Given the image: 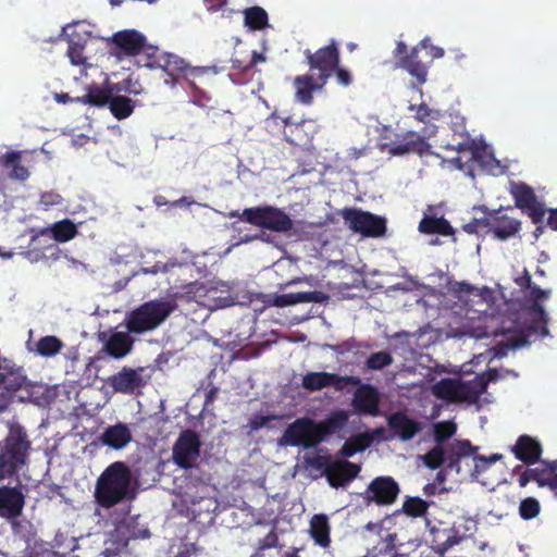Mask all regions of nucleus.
Instances as JSON below:
<instances>
[{
    "instance_id": "obj_1",
    "label": "nucleus",
    "mask_w": 557,
    "mask_h": 557,
    "mask_svg": "<svg viewBox=\"0 0 557 557\" xmlns=\"http://www.w3.org/2000/svg\"><path fill=\"white\" fill-rule=\"evenodd\" d=\"M53 391L28 380L23 367L3 358L0 367V413L12 405L16 397L20 401H29L38 406H48L53 399Z\"/></svg>"
},
{
    "instance_id": "obj_2",
    "label": "nucleus",
    "mask_w": 557,
    "mask_h": 557,
    "mask_svg": "<svg viewBox=\"0 0 557 557\" xmlns=\"http://www.w3.org/2000/svg\"><path fill=\"white\" fill-rule=\"evenodd\" d=\"M94 497L96 503L104 509H110L124 502L134 499L132 487V472L123 461L110 463L98 476Z\"/></svg>"
},
{
    "instance_id": "obj_3",
    "label": "nucleus",
    "mask_w": 557,
    "mask_h": 557,
    "mask_svg": "<svg viewBox=\"0 0 557 557\" xmlns=\"http://www.w3.org/2000/svg\"><path fill=\"white\" fill-rule=\"evenodd\" d=\"M349 420H294L282 437L280 445L290 447H315L324 442L330 435L343 430Z\"/></svg>"
},
{
    "instance_id": "obj_4",
    "label": "nucleus",
    "mask_w": 557,
    "mask_h": 557,
    "mask_svg": "<svg viewBox=\"0 0 557 557\" xmlns=\"http://www.w3.org/2000/svg\"><path fill=\"white\" fill-rule=\"evenodd\" d=\"M505 375L497 369H488L468 381L443 379L433 386V394L450 403L476 404L486 391L488 383L496 382Z\"/></svg>"
},
{
    "instance_id": "obj_5",
    "label": "nucleus",
    "mask_w": 557,
    "mask_h": 557,
    "mask_svg": "<svg viewBox=\"0 0 557 557\" xmlns=\"http://www.w3.org/2000/svg\"><path fill=\"white\" fill-rule=\"evenodd\" d=\"M177 308L175 300H149L129 311L124 320L128 333L144 334L156 330Z\"/></svg>"
},
{
    "instance_id": "obj_6",
    "label": "nucleus",
    "mask_w": 557,
    "mask_h": 557,
    "mask_svg": "<svg viewBox=\"0 0 557 557\" xmlns=\"http://www.w3.org/2000/svg\"><path fill=\"white\" fill-rule=\"evenodd\" d=\"M528 292V298L531 301L530 312L532 315V323L518 334H515L507 339V343L505 344L507 349L521 348L531 344L532 336L545 337L549 333L547 329L548 317L541 301L549 298L550 290L542 289L537 285L533 284Z\"/></svg>"
},
{
    "instance_id": "obj_7",
    "label": "nucleus",
    "mask_w": 557,
    "mask_h": 557,
    "mask_svg": "<svg viewBox=\"0 0 557 557\" xmlns=\"http://www.w3.org/2000/svg\"><path fill=\"white\" fill-rule=\"evenodd\" d=\"M29 442L22 428L11 425L10 434L0 444V481L17 476L27 459Z\"/></svg>"
},
{
    "instance_id": "obj_8",
    "label": "nucleus",
    "mask_w": 557,
    "mask_h": 557,
    "mask_svg": "<svg viewBox=\"0 0 557 557\" xmlns=\"http://www.w3.org/2000/svg\"><path fill=\"white\" fill-rule=\"evenodd\" d=\"M305 463L311 469L322 471L332 487H343L360 472V466L342 459L333 460L330 455L305 457Z\"/></svg>"
},
{
    "instance_id": "obj_9",
    "label": "nucleus",
    "mask_w": 557,
    "mask_h": 557,
    "mask_svg": "<svg viewBox=\"0 0 557 557\" xmlns=\"http://www.w3.org/2000/svg\"><path fill=\"white\" fill-rule=\"evenodd\" d=\"M231 216H238L251 225L276 233H289L294 228L290 216L284 210L272 206L246 208L242 214L232 212Z\"/></svg>"
},
{
    "instance_id": "obj_10",
    "label": "nucleus",
    "mask_w": 557,
    "mask_h": 557,
    "mask_svg": "<svg viewBox=\"0 0 557 557\" xmlns=\"http://www.w3.org/2000/svg\"><path fill=\"white\" fill-rule=\"evenodd\" d=\"M471 450V442L469 440H455L447 445H435L422 456V461L431 470H436L445 465L446 471H458V462L469 456Z\"/></svg>"
},
{
    "instance_id": "obj_11",
    "label": "nucleus",
    "mask_w": 557,
    "mask_h": 557,
    "mask_svg": "<svg viewBox=\"0 0 557 557\" xmlns=\"http://www.w3.org/2000/svg\"><path fill=\"white\" fill-rule=\"evenodd\" d=\"M201 441L196 431L184 430L180 433L172 448L173 463L185 471L198 474L197 461L200 458Z\"/></svg>"
},
{
    "instance_id": "obj_12",
    "label": "nucleus",
    "mask_w": 557,
    "mask_h": 557,
    "mask_svg": "<svg viewBox=\"0 0 557 557\" xmlns=\"http://www.w3.org/2000/svg\"><path fill=\"white\" fill-rule=\"evenodd\" d=\"M274 123L283 127L284 138L295 146H308L319 132V124L313 119L293 121L292 116L280 117L275 112L267 119L268 127Z\"/></svg>"
},
{
    "instance_id": "obj_13",
    "label": "nucleus",
    "mask_w": 557,
    "mask_h": 557,
    "mask_svg": "<svg viewBox=\"0 0 557 557\" xmlns=\"http://www.w3.org/2000/svg\"><path fill=\"white\" fill-rule=\"evenodd\" d=\"M436 126L423 128V135L414 132L407 131L401 135H397L396 139L389 144H385L384 147L387 152L392 156H405L409 153L417 154L419 157L432 154L431 145L428 143V137L435 135Z\"/></svg>"
},
{
    "instance_id": "obj_14",
    "label": "nucleus",
    "mask_w": 557,
    "mask_h": 557,
    "mask_svg": "<svg viewBox=\"0 0 557 557\" xmlns=\"http://www.w3.org/2000/svg\"><path fill=\"white\" fill-rule=\"evenodd\" d=\"M520 487H525L531 481L539 487H547L557 498V460L543 461L540 459L536 467L523 468L518 465L513 469Z\"/></svg>"
},
{
    "instance_id": "obj_15",
    "label": "nucleus",
    "mask_w": 557,
    "mask_h": 557,
    "mask_svg": "<svg viewBox=\"0 0 557 557\" xmlns=\"http://www.w3.org/2000/svg\"><path fill=\"white\" fill-rule=\"evenodd\" d=\"M342 218L349 230L363 237L377 238L386 233V219L371 212L346 208L342 211Z\"/></svg>"
},
{
    "instance_id": "obj_16",
    "label": "nucleus",
    "mask_w": 557,
    "mask_h": 557,
    "mask_svg": "<svg viewBox=\"0 0 557 557\" xmlns=\"http://www.w3.org/2000/svg\"><path fill=\"white\" fill-rule=\"evenodd\" d=\"M304 54L310 71H318L319 81L322 83H327L341 62V51L335 39H331L326 46L314 52L306 49Z\"/></svg>"
},
{
    "instance_id": "obj_17",
    "label": "nucleus",
    "mask_w": 557,
    "mask_h": 557,
    "mask_svg": "<svg viewBox=\"0 0 557 557\" xmlns=\"http://www.w3.org/2000/svg\"><path fill=\"white\" fill-rule=\"evenodd\" d=\"M509 193L515 200L516 208L528 215L533 224L544 221L546 209L545 205L539 200L534 189L523 182L511 183Z\"/></svg>"
},
{
    "instance_id": "obj_18",
    "label": "nucleus",
    "mask_w": 557,
    "mask_h": 557,
    "mask_svg": "<svg viewBox=\"0 0 557 557\" xmlns=\"http://www.w3.org/2000/svg\"><path fill=\"white\" fill-rule=\"evenodd\" d=\"M400 493L399 484L392 476H376L368 485L363 499L368 504L389 506L394 504Z\"/></svg>"
},
{
    "instance_id": "obj_19",
    "label": "nucleus",
    "mask_w": 557,
    "mask_h": 557,
    "mask_svg": "<svg viewBox=\"0 0 557 557\" xmlns=\"http://www.w3.org/2000/svg\"><path fill=\"white\" fill-rule=\"evenodd\" d=\"M360 379L354 375H338L329 372H309L302 376V387L315 392L324 387L333 386L336 391H343L347 386H357Z\"/></svg>"
},
{
    "instance_id": "obj_20",
    "label": "nucleus",
    "mask_w": 557,
    "mask_h": 557,
    "mask_svg": "<svg viewBox=\"0 0 557 557\" xmlns=\"http://www.w3.org/2000/svg\"><path fill=\"white\" fill-rule=\"evenodd\" d=\"M381 394L379 389L371 384H358L354 393L352 407L360 413L376 417L380 414Z\"/></svg>"
},
{
    "instance_id": "obj_21",
    "label": "nucleus",
    "mask_w": 557,
    "mask_h": 557,
    "mask_svg": "<svg viewBox=\"0 0 557 557\" xmlns=\"http://www.w3.org/2000/svg\"><path fill=\"white\" fill-rule=\"evenodd\" d=\"M144 372L143 367L137 369L124 367L111 377V385L116 392L135 394L147 384V380L143 375Z\"/></svg>"
},
{
    "instance_id": "obj_22",
    "label": "nucleus",
    "mask_w": 557,
    "mask_h": 557,
    "mask_svg": "<svg viewBox=\"0 0 557 557\" xmlns=\"http://www.w3.org/2000/svg\"><path fill=\"white\" fill-rule=\"evenodd\" d=\"M387 428H383L380 434V441L400 440L407 442L412 440L423 430V423L420 420H386Z\"/></svg>"
},
{
    "instance_id": "obj_23",
    "label": "nucleus",
    "mask_w": 557,
    "mask_h": 557,
    "mask_svg": "<svg viewBox=\"0 0 557 557\" xmlns=\"http://www.w3.org/2000/svg\"><path fill=\"white\" fill-rule=\"evenodd\" d=\"M99 339L103 343L102 350L114 359H122L127 356L134 346L132 333L114 332L111 335L100 333Z\"/></svg>"
},
{
    "instance_id": "obj_24",
    "label": "nucleus",
    "mask_w": 557,
    "mask_h": 557,
    "mask_svg": "<svg viewBox=\"0 0 557 557\" xmlns=\"http://www.w3.org/2000/svg\"><path fill=\"white\" fill-rule=\"evenodd\" d=\"M25 496L21 486H0V517L14 519L21 516Z\"/></svg>"
},
{
    "instance_id": "obj_25",
    "label": "nucleus",
    "mask_w": 557,
    "mask_h": 557,
    "mask_svg": "<svg viewBox=\"0 0 557 557\" xmlns=\"http://www.w3.org/2000/svg\"><path fill=\"white\" fill-rule=\"evenodd\" d=\"M383 428H376L372 431L357 433L346 438L337 455L342 458H350L357 453L364 451L374 441H380V434Z\"/></svg>"
},
{
    "instance_id": "obj_26",
    "label": "nucleus",
    "mask_w": 557,
    "mask_h": 557,
    "mask_svg": "<svg viewBox=\"0 0 557 557\" xmlns=\"http://www.w3.org/2000/svg\"><path fill=\"white\" fill-rule=\"evenodd\" d=\"M112 44L125 55L135 57L143 52L146 37L136 29H124L113 34Z\"/></svg>"
},
{
    "instance_id": "obj_27",
    "label": "nucleus",
    "mask_w": 557,
    "mask_h": 557,
    "mask_svg": "<svg viewBox=\"0 0 557 557\" xmlns=\"http://www.w3.org/2000/svg\"><path fill=\"white\" fill-rule=\"evenodd\" d=\"M511 451L518 460L527 466H532L540 461L543 448L536 438L523 434L517 438Z\"/></svg>"
},
{
    "instance_id": "obj_28",
    "label": "nucleus",
    "mask_w": 557,
    "mask_h": 557,
    "mask_svg": "<svg viewBox=\"0 0 557 557\" xmlns=\"http://www.w3.org/2000/svg\"><path fill=\"white\" fill-rule=\"evenodd\" d=\"M499 210L490 212V233L499 240L516 236L521 230V222L506 214L499 215Z\"/></svg>"
},
{
    "instance_id": "obj_29",
    "label": "nucleus",
    "mask_w": 557,
    "mask_h": 557,
    "mask_svg": "<svg viewBox=\"0 0 557 557\" xmlns=\"http://www.w3.org/2000/svg\"><path fill=\"white\" fill-rule=\"evenodd\" d=\"M186 472L184 495L195 505L208 496L210 476L200 468L198 474L195 475L191 471Z\"/></svg>"
},
{
    "instance_id": "obj_30",
    "label": "nucleus",
    "mask_w": 557,
    "mask_h": 557,
    "mask_svg": "<svg viewBox=\"0 0 557 557\" xmlns=\"http://www.w3.org/2000/svg\"><path fill=\"white\" fill-rule=\"evenodd\" d=\"M326 83L319 81V76L314 77L312 74L298 75L294 78L295 99L306 106L313 101V92L321 90Z\"/></svg>"
},
{
    "instance_id": "obj_31",
    "label": "nucleus",
    "mask_w": 557,
    "mask_h": 557,
    "mask_svg": "<svg viewBox=\"0 0 557 557\" xmlns=\"http://www.w3.org/2000/svg\"><path fill=\"white\" fill-rule=\"evenodd\" d=\"M329 296L320 290H310V292H298V293H288L282 295H275L272 305L278 308H284L288 306H294L297 304H322L327 300Z\"/></svg>"
},
{
    "instance_id": "obj_32",
    "label": "nucleus",
    "mask_w": 557,
    "mask_h": 557,
    "mask_svg": "<svg viewBox=\"0 0 557 557\" xmlns=\"http://www.w3.org/2000/svg\"><path fill=\"white\" fill-rule=\"evenodd\" d=\"M446 148L457 151H471V160L483 171L491 172L495 169L497 160L493 153L488 152L485 147L476 146L473 141L459 143L456 147Z\"/></svg>"
},
{
    "instance_id": "obj_33",
    "label": "nucleus",
    "mask_w": 557,
    "mask_h": 557,
    "mask_svg": "<svg viewBox=\"0 0 557 557\" xmlns=\"http://www.w3.org/2000/svg\"><path fill=\"white\" fill-rule=\"evenodd\" d=\"M132 438L133 436L129 428L121 422L107 428L100 435L101 443L115 450L127 446Z\"/></svg>"
},
{
    "instance_id": "obj_34",
    "label": "nucleus",
    "mask_w": 557,
    "mask_h": 557,
    "mask_svg": "<svg viewBox=\"0 0 557 557\" xmlns=\"http://www.w3.org/2000/svg\"><path fill=\"white\" fill-rule=\"evenodd\" d=\"M86 91L84 96L76 97L75 102L101 108L110 101L113 88L110 85L101 86L94 83L87 86Z\"/></svg>"
},
{
    "instance_id": "obj_35",
    "label": "nucleus",
    "mask_w": 557,
    "mask_h": 557,
    "mask_svg": "<svg viewBox=\"0 0 557 557\" xmlns=\"http://www.w3.org/2000/svg\"><path fill=\"white\" fill-rule=\"evenodd\" d=\"M40 235L50 234L51 237L58 243H66L76 237L78 234L76 224L70 219H63L53 223L52 225L42 228Z\"/></svg>"
},
{
    "instance_id": "obj_36",
    "label": "nucleus",
    "mask_w": 557,
    "mask_h": 557,
    "mask_svg": "<svg viewBox=\"0 0 557 557\" xmlns=\"http://www.w3.org/2000/svg\"><path fill=\"white\" fill-rule=\"evenodd\" d=\"M22 151H8L3 154V168L8 170L11 180L26 181L29 177L28 169L22 162Z\"/></svg>"
},
{
    "instance_id": "obj_37",
    "label": "nucleus",
    "mask_w": 557,
    "mask_h": 557,
    "mask_svg": "<svg viewBox=\"0 0 557 557\" xmlns=\"http://www.w3.org/2000/svg\"><path fill=\"white\" fill-rule=\"evenodd\" d=\"M418 48H412L408 55L400 59L399 67L406 70L411 76L416 77L420 85H422L426 81L428 67L418 58Z\"/></svg>"
},
{
    "instance_id": "obj_38",
    "label": "nucleus",
    "mask_w": 557,
    "mask_h": 557,
    "mask_svg": "<svg viewBox=\"0 0 557 557\" xmlns=\"http://www.w3.org/2000/svg\"><path fill=\"white\" fill-rule=\"evenodd\" d=\"M310 533L312 539L321 547H327L331 543L330 524L325 515H314L310 521Z\"/></svg>"
},
{
    "instance_id": "obj_39",
    "label": "nucleus",
    "mask_w": 557,
    "mask_h": 557,
    "mask_svg": "<svg viewBox=\"0 0 557 557\" xmlns=\"http://www.w3.org/2000/svg\"><path fill=\"white\" fill-rule=\"evenodd\" d=\"M502 458V454H492L491 456L485 457L479 455L476 451L474 454L472 465L467 463L466 473H468V476H470L472 480L478 481L482 473L487 471L492 465L499 461Z\"/></svg>"
},
{
    "instance_id": "obj_40",
    "label": "nucleus",
    "mask_w": 557,
    "mask_h": 557,
    "mask_svg": "<svg viewBox=\"0 0 557 557\" xmlns=\"http://www.w3.org/2000/svg\"><path fill=\"white\" fill-rule=\"evenodd\" d=\"M419 231L424 234H440L449 236L454 228L445 218L424 216L419 223Z\"/></svg>"
},
{
    "instance_id": "obj_41",
    "label": "nucleus",
    "mask_w": 557,
    "mask_h": 557,
    "mask_svg": "<svg viewBox=\"0 0 557 557\" xmlns=\"http://www.w3.org/2000/svg\"><path fill=\"white\" fill-rule=\"evenodd\" d=\"M108 106L115 119L123 120L133 113L135 102L126 96H113L112 94Z\"/></svg>"
},
{
    "instance_id": "obj_42",
    "label": "nucleus",
    "mask_w": 557,
    "mask_h": 557,
    "mask_svg": "<svg viewBox=\"0 0 557 557\" xmlns=\"http://www.w3.org/2000/svg\"><path fill=\"white\" fill-rule=\"evenodd\" d=\"M431 504L418 496H406L401 511L410 518H423L428 515Z\"/></svg>"
},
{
    "instance_id": "obj_43",
    "label": "nucleus",
    "mask_w": 557,
    "mask_h": 557,
    "mask_svg": "<svg viewBox=\"0 0 557 557\" xmlns=\"http://www.w3.org/2000/svg\"><path fill=\"white\" fill-rule=\"evenodd\" d=\"M63 347L64 344L59 337L47 335L36 343L35 351L41 357L50 358L58 355Z\"/></svg>"
},
{
    "instance_id": "obj_44",
    "label": "nucleus",
    "mask_w": 557,
    "mask_h": 557,
    "mask_svg": "<svg viewBox=\"0 0 557 557\" xmlns=\"http://www.w3.org/2000/svg\"><path fill=\"white\" fill-rule=\"evenodd\" d=\"M245 24L253 29L260 30L268 25V13L260 7H252L245 10Z\"/></svg>"
},
{
    "instance_id": "obj_45",
    "label": "nucleus",
    "mask_w": 557,
    "mask_h": 557,
    "mask_svg": "<svg viewBox=\"0 0 557 557\" xmlns=\"http://www.w3.org/2000/svg\"><path fill=\"white\" fill-rule=\"evenodd\" d=\"M456 432L457 425L454 420H443L433 425V437L436 445H444Z\"/></svg>"
},
{
    "instance_id": "obj_46",
    "label": "nucleus",
    "mask_w": 557,
    "mask_h": 557,
    "mask_svg": "<svg viewBox=\"0 0 557 557\" xmlns=\"http://www.w3.org/2000/svg\"><path fill=\"white\" fill-rule=\"evenodd\" d=\"M541 512V504L534 497H527L521 499L519 504V515L523 520H532Z\"/></svg>"
},
{
    "instance_id": "obj_47",
    "label": "nucleus",
    "mask_w": 557,
    "mask_h": 557,
    "mask_svg": "<svg viewBox=\"0 0 557 557\" xmlns=\"http://www.w3.org/2000/svg\"><path fill=\"white\" fill-rule=\"evenodd\" d=\"M485 216L480 219H472L469 223L462 226V230L468 234L490 233V212L486 208H482Z\"/></svg>"
},
{
    "instance_id": "obj_48",
    "label": "nucleus",
    "mask_w": 557,
    "mask_h": 557,
    "mask_svg": "<svg viewBox=\"0 0 557 557\" xmlns=\"http://www.w3.org/2000/svg\"><path fill=\"white\" fill-rule=\"evenodd\" d=\"M393 363V357L387 351H377L369 356L366 366L370 370H382Z\"/></svg>"
},
{
    "instance_id": "obj_49",
    "label": "nucleus",
    "mask_w": 557,
    "mask_h": 557,
    "mask_svg": "<svg viewBox=\"0 0 557 557\" xmlns=\"http://www.w3.org/2000/svg\"><path fill=\"white\" fill-rule=\"evenodd\" d=\"M330 349L338 356H344L348 352L357 354L362 347L354 337H350L342 343L329 345Z\"/></svg>"
},
{
    "instance_id": "obj_50",
    "label": "nucleus",
    "mask_w": 557,
    "mask_h": 557,
    "mask_svg": "<svg viewBox=\"0 0 557 557\" xmlns=\"http://www.w3.org/2000/svg\"><path fill=\"white\" fill-rule=\"evenodd\" d=\"M219 388L216 386H211L210 389L206 393V398L203 401L202 410L198 416H191L190 418H206V416H214L213 413V403L218 397Z\"/></svg>"
},
{
    "instance_id": "obj_51",
    "label": "nucleus",
    "mask_w": 557,
    "mask_h": 557,
    "mask_svg": "<svg viewBox=\"0 0 557 557\" xmlns=\"http://www.w3.org/2000/svg\"><path fill=\"white\" fill-rule=\"evenodd\" d=\"M67 49V57L73 65H84L86 58L84 57V46L70 39Z\"/></svg>"
},
{
    "instance_id": "obj_52",
    "label": "nucleus",
    "mask_w": 557,
    "mask_h": 557,
    "mask_svg": "<svg viewBox=\"0 0 557 557\" xmlns=\"http://www.w3.org/2000/svg\"><path fill=\"white\" fill-rule=\"evenodd\" d=\"M333 75L335 76L336 83L342 87H348L354 82L352 73L346 67L339 66V64L336 70H334Z\"/></svg>"
},
{
    "instance_id": "obj_53",
    "label": "nucleus",
    "mask_w": 557,
    "mask_h": 557,
    "mask_svg": "<svg viewBox=\"0 0 557 557\" xmlns=\"http://www.w3.org/2000/svg\"><path fill=\"white\" fill-rule=\"evenodd\" d=\"M39 202L44 208L48 209L52 206L60 205L62 197L54 191H46L41 194Z\"/></svg>"
},
{
    "instance_id": "obj_54",
    "label": "nucleus",
    "mask_w": 557,
    "mask_h": 557,
    "mask_svg": "<svg viewBox=\"0 0 557 557\" xmlns=\"http://www.w3.org/2000/svg\"><path fill=\"white\" fill-rule=\"evenodd\" d=\"M409 110L416 111L414 119L421 123H425L433 112L425 103L419 106L411 104Z\"/></svg>"
},
{
    "instance_id": "obj_55",
    "label": "nucleus",
    "mask_w": 557,
    "mask_h": 557,
    "mask_svg": "<svg viewBox=\"0 0 557 557\" xmlns=\"http://www.w3.org/2000/svg\"><path fill=\"white\" fill-rule=\"evenodd\" d=\"M471 448H472V450L469 454V456L462 458L458 462L459 463V470L458 471H454L456 474L468 475V473H466L467 463L472 465L473 458H474V454L479 450V447L478 446H473L472 444H471Z\"/></svg>"
},
{
    "instance_id": "obj_56",
    "label": "nucleus",
    "mask_w": 557,
    "mask_h": 557,
    "mask_svg": "<svg viewBox=\"0 0 557 557\" xmlns=\"http://www.w3.org/2000/svg\"><path fill=\"white\" fill-rule=\"evenodd\" d=\"M421 47L429 49V54L432 59H440L444 55V49L441 47L433 46L429 42V39H423L420 42Z\"/></svg>"
},
{
    "instance_id": "obj_57",
    "label": "nucleus",
    "mask_w": 557,
    "mask_h": 557,
    "mask_svg": "<svg viewBox=\"0 0 557 557\" xmlns=\"http://www.w3.org/2000/svg\"><path fill=\"white\" fill-rule=\"evenodd\" d=\"M516 283L521 289L524 290H528L534 284L528 270H524L523 275L516 278Z\"/></svg>"
},
{
    "instance_id": "obj_58",
    "label": "nucleus",
    "mask_w": 557,
    "mask_h": 557,
    "mask_svg": "<svg viewBox=\"0 0 557 557\" xmlns=\"http://www.w3.org/2000/svg\"><path fill=\"white\" fill-rule=\"evenodd\" d=\"M207 11L213 13L223 9L226 4V0H203Z\"/></svg>"
},
{
    "instance_id": "obj_59",
    "label": "nucleus",
    "mask_w": 557,
    "mask_h": 557,
    "mask_svg": "<svg viewBox=\"0 0 557 557\" xmlns=\"http://www.w3.org/2000/svg\"><path fill=\"white\" fill-rule=\"evenodd\" d=\"M277 536L274 532H270L263 540L259 542V548L265 549L276 545Z\"/></svg>"
},
{
    "instance_id": "obj_60",
    "label": "nucleus",
    "mask_w": 557,
    "mask_h": 557,
    "mask_svg": "<svg viewBox=\"0 0 557 557\" xmlns=\"http://www.w3.org/2000/svg\"><path fill=\"white\" fill-rule=\"evenodd\" d=\"M394 53L395 58L397 59V64L399 65L400 59L409 54L406 44L403 41L397 42Z\"/></svg>"
},
{
    "instance_id": "obj_61",
    "label": "nucleus",
    "mask_w": 557,
    "mask_h": 557,
    "mask_svg": "<svg viewBox=\"0 0 557 557\" xmlns=\"http://www.w3.org/2000/svg\"><path fill=\"white\" fill-rule=\"evenodd\" d=\"M547 226L553 231H557V208L548 210Z\"/></svg>"
},
{
    "instance_id": "obj_62",
    "label": "nucleus",
    "mask_w": 557,
    "mask_h": 557,
    "mask_svg": "<svg viewBox=\"0 0 557 557\" xmlns=\"http://www.w3.org/2000/svg\"><path fill=\"white\" fill-rule=\"evenodd\" d=\"M232 69L242 71V72H247V71L251 70V66L249 65V61L244 62L239 59H232Z\"/></svg>"
},
{
    "instance_id": "obj_63",
    "label": "nucleus",
    "mask_w": 557,
    "mask_h": 557,
    "mask_svg": "<svg viewBox=\"0 0 557 557\" xmlns=\"http://www.w3.org/2000/svg\"><path fill=\"white\" fill-rule=\"evenodd\" d=\"M260 62H265L264 54L259 53L258 51H252L251 59L249 60V65L251 69Z\"/></svg>"
},
{
    "instance_id": "obj_64",
    "label": "nucleus",
    "mask_w": 557,
    "mask_h": 557,
    "mask_svg": "<svg viewBox=\"0 0 557 557\" xmlns=\"http://www.w3.org/2000/svg\"><path fill=\"white\" fill-rule=\"evenodd\" d=\"M54 99L57 100V102L63 104L69 102H75V98H71L66 92L55 94Z\"/></svg>"
}]
</instances>
